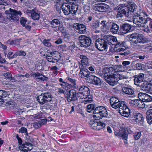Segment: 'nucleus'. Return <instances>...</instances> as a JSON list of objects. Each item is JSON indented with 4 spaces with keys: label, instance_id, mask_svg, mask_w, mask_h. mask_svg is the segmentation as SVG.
Masks as SVG:
<instances>
[{
    "label": "nucleus",
    "instance_id": "nucleus-13",
    "mask_svg": "<svg viewBox=\"0 0 152 152\" xmlns=\"http://www.w3.org/2000/svg\"><path fill=\"white\" fill-rule=\"evenodd\" d=\"M132 26L127 23H124L121 25L120 31V33L123 34H126L131 31L132 30Z\"/></svg>",
    "mask_w": 152,
    "mask_h": 152
},
{
    "label": "nucleus",
    "instance_id": "nucleus-57",
    "mask_svg": "<svg viewBox=\"0 0 152 152\" xmlns=\"http://www.w3.org/2000/svg\"><path fill=\"white\" fill-rule=\"evenodd\" d=\"M19 41L18 40L15 39L14 40H12L11 41H10V40H9L7 41L8 43L9 42H10V45H17L19 44Z\"/></svg>",
    "mask_w": 152,
    "mask_h": 152
},
{
    "label": "nucleus",
    "instance_id": "nucleus-58",
    "mask_svg": "<svg viewBox=\"0 0 152 152\" xmlns=\"http://www.w3.org/2000/svg\"><path fill=\"white\" fill-rule=\"evenodd\" d=\"M141 136V134L140 132H138L134 133V138L137 140L139 139Z\"/></svg>",
    "mask_w": 152,
    "mask_h": 152
},
{
    "label": "nucleus",
    "instance_id": "nucleus-64",
    "mask_svg": "<svg viewBox=\"0 0 152 152\" xmlns=\"http://www.w3.org/2000/svg\"><path fill=\"white\" fill-rule=\"evenodd\" d=\"M146 118L147 119V121L149 124L152 123V116L147 115Z\"/></svg>",
    "mask_w": 152,
    "mask_h": 152
},
{
    "label": "nucleus",
    "instance_id": "nucleus-45",
    "mask_svg": "<svg viewBox=\"0 0 152 152\" xmlns=\"http://www.w3.org/2000/svg\"><path fill=\"white\" fill-rule=\"evenodd\" d=\"M98 124V122L95 121H91L89 123V124L91 126V128L95 130H96V128L97 127Z\"/></svg>",
    "mask_w": 152,
    "mask_h": 152
},
{
    "label": "nucleus",
    "instance_id": "nucleus-32",
    "mask_svg": "<svg viewBox=\"0 0 152 152\" xmlns=\"http://www.w3.org/2000/svg\"><path fill=\"white\" fill-rule=\"evenodd\" d=\"M7 17L10 21L12 22L15 21H17L19 20V17L16 16L13 13V12L8 13L7 14Z\"/></svg>",
    "mask_w": 152,
    "mask_h": 152
},
{
    "label": "nucleus",
    "instance_id": "nucleus-34",
    "mask_svg": "<svg viewBox=\"0 0 152 152\" xmlns=\"http://www.w3.org/2000/svg\"><path fill=\"white\" fill-rule=\"evenodd\" d=\"M114 75V76L115 77H116L117 79V82L119 80L125 79L128 78L127 76L123 74H119L118 72H115Z\"/></svg>",
    "mask_w": 152,
    "mask_h": 152
},
{
    "label": "nucleus",
    "instance_id": "nucleus-2",
    "mask_svg": "<svg viewBox=\"0 0 152 152\" xmlns=\"http://www.w3.org/2000/svg\"><path fill=\"white\" fill-rule=\"evenodd\" d=\"M94 115L93 117L96 118L95 119H99L102 118L107 117L108 115V113L107 110L104 107L100 106L96 107L94 111Z\"/></svg>",
    "mask_w": 152,
    "mask_h": 152
},
{
    "label": "nucleus",
    "instance_id": "nucleus-41",
    "mask_svg": "<svg viewBox=\"0 0 152 152\" xmlns=\"http://www.w3.org/2000/svg\"><path fill=\"white\" fill-rule=\"evenodd\" d=\"M124 110L122 112L121 115L127 117L129 115L130 113V110L127 107H125Z\"/></svg>",
    "mask_w": 152,
    "mask_h": 152
},
{
    "label": "nucleus",
    "instance_id": "nucleus-44",
    "mask_svg": "<svg viewBox=\"0 0 152 152\" xmlns=\"http://www.w3.org/2000/svg\"><path fill=\"white\" fill-rule=\"evenodd\" d=\"M36 2L38 4L43 7L47 4V1L45 0H36Z\"/></svg>",
    "mask_w": 152,
    "mask_h": 152
},
{
    "label": "nucleus",
    "instance_id": "nucleus-43",
    "mask_svg": "<svg viewBox=\"0 0 152 152\" xmlns=\"http://www.w3.org/2000/svg\"><path fill=\"white\" fill-rule=\"evenodd\" d=\"M26 53L25 51L23 50H20L17 51L14 54V57H16L17 56H24L26 55Z\"/></svg>",
    "mask_w": 152,
    "mask_h": 152
},
{
    "label": "nucleus",
    "instance_id": "nucleus-40",
    "mask_svg": "<svg viewBox=\"0 0 152 152\" xmlns=\"http://www.w3.org/2000/svg\"><path fill=\"white\" fill-rule=\"evenodd\" d=\"M15 81L18 82H22L24 80V76L23 75H18L15 76Z\"/></svg>",
    "mask_w": 152,
    "mask_h": 152
},
{
    "label": "nucleus",
    "instance_id": "nucleus-28",
    "mask_svg": "<svg viewBox=\"0 0 152 152\" xmlns=\"http://www.w3.org/2000/svg\"><path fill=\"white\" fill-rule=\"evenodd\" d=\"M80 58L81 59V61L82 65L80 67H86V66L88 65L89 59L86 56L83 55H80Z\"/></svg>",
    "mask_w": 152,
    "mask_h": 152
},
{
    "label": "nucleus",
    "instance_id": "nucleus-20",
    "mask_svg": "<svg viewBox=\"0 0 152 152\" xmlns=\"http://www.w3.org/2000/svg\"><path fill=\"white\" fill-rule=\"evenodd\" d=\"M78 88L80 92L77 93V96H79V97H80L81 96H83L86 94L88 95V94H90L89 89L87 87L83 86Z\"/></svg>",
    "mask_w": 152,
    "mask_h": 152
},
{
    "label": "nucleus",
    "instance_id": "nucleus-61",
    "mask_svg": "<svg viewBox=\"0 0 152 152\" xmlns=\"http://www.w3.org/2000/svg\"><path fill=\"white\" fill-rule=\"evenodd\" d=\"M4 76L8 79L11 78V80H12V75L10 73L7 72L4 74Z\"/></svg>",
    "mask_w": 152,
    "mask_h": 152
},
{
    "label": "nucleus",
    "instance_id": "nucleus-29",
    "mask_svg": "<svg viewBox=\"0 0 152 152\" xmlns=\"http://www.w3.org/2000/svg\"><path fill=\"white\" fill-rule=\"evenodd\" d=\"M67 81L68 83H70L71 84L67 83V89L70 88H72L76 84V80L73 78L69 77H67Z\"/></svg>",
    "mask_w": 152,
    "mask_h": 152
},
{
    "label": "nucleus",
    "instance_id": "nucleus-7",
    "mask_svg": "<svg viewBox=\"0 0 152 152\" xmlns=\"http://www.w3.org/2000/svg\"><path fill=\"white\" fill-rule=\"evenodd\" d=\"M80 45L82 47H88L91 43V40L90 39L85 35H81L79 37Z\"/></svg>",
    "mask_w": 152,
    "mask_h": 152
},
{
    "label": "nucleus",
    "instance_id": "nucleus-3",
    "mask_svg": "<svg viewBox=\"0 0 152 152\" xmlns=\"http://www.w3.org/2000/svg\"><path fill=\"white\" fill-rule=\"evenodd\" d=\"M129 41L131 43L134 45L144 43L145 41L142 35L135 33H133L130 35Z\"/></svg>",
    "mask_w": 152,
    "mask_h": 152
},
{
    "label": "nucleus",
    "instance_id": "nucleus-51",
    "mask_svg": "<svg viewBox=\"0 0 152 152\" xmlns=\"http://www.w3.org/2000/svg\"><path fill=\"white\" fill-rule=\"evenodd\" d=\"M123 105H120L119 106V109H118V111L119 113L121 114L122 113V112H123V111L124 110V108L125 107H127L126 104H124V102H123Z\"/></svg>",
    "mask_w": 152,
    "mask_h": 152
},
{
    "label": "nucleus",
    "instance_id": "nucleus-39",
    "mask_svg": "<svg viewBox=\"0 0 152 152\" xmlns=\"http://www.w3.org/2000/svg\"><path fill=\"white\" fill-rule=\"evenodd\" d=\"M92 83L96 86H100L102 84V82L100 79L98 77H96L94 81H92Z\"/></svg>",
    "mask_w": 152,
    "mask_h": 152
},
{
    "label": "nucleus",
    "instance_id": "nucleus-53",
    "mask_svg": "<svg viewBox=\"0 0 152 152\" xmlns=\"http://www.w3.org/2000/svg\"><path fill=\"white\" fill-rule=\"evenodd\" d=\"M66 3H63L61 6V10L63 12L64 14L65 15H66Z\"/></svg>",
    "mask_w": 152,
    "mask_h": 152
},
{
    "label": "nucleus",
    "instance_id": "nucleus-9",
    "mask_svg": "<svg viewBox=\"0 0 152 152\" xmlns=\"http://www.w3.org/2000/svg\"><path fill=\"white\" fill-rule=\"evenodd\" d=\"M130 117L131 119L136 122L140 124H143L144 118L142 114L140 113H133L130 115Z\"/></svg>",
    "mask_w": 152,
    "mask_h": 152
},
{
    "label": "nucleus",
    "instance_id": "nucleus-27",
    "mask_svg": "<svg viewBox=\"0 0 152 152\" xmlns=\"http://www.w3.org/2000/svg\"><path fill=\"white\" fill-rule=\"evenodd\" d=\"M130 64V62L129 61H124L122 63L123 66L122 67H123L125 70L127 71V72L129 73L133 70L132 69H130L131 67Z\"/></svg>",
    "mask_w": 152,
    "mask_h": 152
},
{
    "label": "nucleus",
    "instance_id": "nucleus-35",
    "mask_svg": "<svg viewBox=\"0 0 152 152\" xmlns=\"http://www.w3.org/2000/svg\"><path fill=\"white\" fill-rule=\"evenodd\" d=\"M50 24L53 28H56V29H59V27L57 25H59L60 22L58 19H54L51 22Z\"/></svg>",
    "mask_w": 152,
    "mask_h": 152
},
{
    "label": "nucleus",
    "instance_id": "nucleus-21",
    "mask_svg": "<svg viewBox=\"0 0 152 152\" xmlns=\"http://www.w3.org/2000/svg\"><path fill=\"white\" fill-rule=\"evenodd\" d=\"M72 26L75 28L78 31L77 32L80 34H83L86 32V27L85 25L83 24L79 23L73 24Z\"/></svg>",
    "mask_w": 152,
    "mask_h": 152
},
{
    "label": "nucleus",
    "instance_id": "nucleus-8",
    "mask_svg": "<svg viewBox=\"0 0 152 152\" xmlns=\"http://www.w3.org/2000/svg\"><path fill=\"white\" fill-rule=\"evenodd\" d=\"M141 89L145 92L152 94V84L147 81H145L140 85Z\"/></svg>",
    "mask_w": 152,
    "mask_h": 152
},
{
    "label": "nucleus",
    "instance_id": "nucleus-62",
    "mask_svg": "<svg viewBox=\"0 0 152 152\" xmlns=\"http://www.w3.org/2000/svg\"><path fill=\"white\" fill-rule=\"evenodd\" d=\"M16 138L18 140V143L19 145H22L23 141L21 137H19L18 134H16L15 135Z\"/></svg>",
    "mask_w": 152,
    "mask_h": 152
},
{
    "label": "nucleus",
    "instance_id": "nucleus-50",
    "mask_svg": "<svg viewBox=\"0 0 152 152\" xmlns=\"http://www.w3.org/2000/svg\"><path fill=\"white\" fill-rule=\"evenodd\" d=\"M68 111L69 112V114H72L75 112V108H76V107L75 106H72L68 105Z\"/></svg>",
    "mask_w": 152,
    "mask_h": 152
},
{
    "label": "nucleus",
    "instance_id": "nucleus-23",
    "mask_svg": "<svg viewBox=\"0 0 152 152\" xmlns=\"http://www.w3.org/2000/svg\"><path fill=\"white\" fill-rule=\"evenodd\" d=\"M122 91L128 95H132V97H133L135 96L134 95V91L130 87H125L122 88Z\"/></svg>",
    "mask_w": 152,
    "mask_h": 152
},
{
    "label": "nucleus",
    "instance_id": "nucleus-17",
    "mask_svg": "<svg viewBox=\"0 0 152 152\" xmlns=\"http://www.w3.org/2000/svg\"><path fill=\"white\" fill-rule=\"evenodd\" d=\"M129 12H133L135 15H140V12H137V6L133 3H128L126 5Z\"/></svg>",
    "mask_w": 152,
    "mask_h": 152
},
{
    "label": "nucleus",
    "instance_id": "nucleus-14",
    "mask_svg": "<svg viewBox=\"0 0 152 152\" xmlns=\"http://www.w3.org/2000/svg\"><path fill=\"white\" fill-rule=\"evenodd\" d=\"M112 44V45H115L114 50L118 52H124L126 50V47L123 45V44L121 42H118L116 37V41Z\"/></svg>",
    "mask_w": 152,
    "mask_h": 152
},
{
    "label": "nucleus",
    "instance_id": "nucleus-36",
    "mask_svg": "<svg viewBox=\"0 0 152 152\" xmlns=\"http://www.w3.org/2000/svg\"><path fill=\"white\" fill-rule=\"evenodd\" d=\"M68 37V36L67 37V41L69 40L70 42L67 41V44H68V46L69 47V48H68V49L69 50H70L72 52L73 49L74 48L75 45L74 42L71 40V37H69V38Z\"/></svg>",
    "mask_w": 152,
    "mask_h": 152
},
{
    "label": "nucleus",
    "instance_id": "nucleus-19",
    "mask_svg": "<svg viewBox=\"0 0 152 152\" xmlns=\"http://www.w3.org/2000/svg\"><path fill=\"white\" fill-rule=\"evenodd\" d=\"M31 75L36 80L38 81H44L46 80L48 77L45 75L38 72L32 73Z\"/></svg>",
    "mask_w": 152,
    "mask_h": 152
},
{
    "label": "nucleus",
    "instance_id": "nucleus-37",
    "mask_svg": "<svg viewBox=\"0 0 152 152\" xmlns=\"http://www.w3.org/2000/svg\"><path fill=\"white\" fill-rule=\"evenodd\" d=\"M31 15L32 18L34 20H38L39 17V14L35 11L32 10L31 12Z\"/></svg>",
    "mask_w": 152,
    "mask_h": 152
},
{
    "label": "nucleus",
    "instance_id": "nucleus-63",
    "mask_svg": "<svg viewBox=\"0 0 152 152\" xmlns=\"http://www.w3.org/2000/svg\"><path fill=\"white\" fill-rule=\"evenodd\" d=\"M42 125L39 121L37 122H35L34 125V127L36 128L40 127Z\"/></svg>",
    "mask_w": 152,
    "mask_h": 152
},
{
    "label": "nucleus",
    "instance_id": "nucleus-30",
    "mask_svg": "<svg viewBox=\"0 0 152 152\" xmlns=\"http://www.w3.org/2000/svg\"><path fill=\"white\" fill-rule=\"evenodd\" d=\"M46 58L48 61L53 63H57L59 60V57L56 55L53 56L47 55Z\"/></svg>",
    "mask_w": 152,
    "mask_h": 152
},
{
    "label": "nucleus",
    "instance_id": "nucleus-22",
    "mask_svg": "<svg viewBox=\"0 0 152 152\" xmlns=\"http://www.w3.org/2000/svg\"><path fill=\"white\" fill-rule=\"evenodd\" d=\"M134 80V84L136 85L140 86V84L141 82L143 81L144 77V74L141 73L138 75H135Z\"/></svg>",
    "mask_w": 152,
    "mask_h": 152
},
{
    "label": "nucleus",
    "instance_id": "nucleus-10",
    "mask_svg": "<svg viewBox=\"0 0 152 152\" xmlns=\"http://www.w3.org/2000/svg\"><path fill=\"white\" fill-rule=\"evenodd\" d=\"M110 101L111 107L115 109L118 108L120 105L123 104V101H120L119 99L115 97H111Z\"/></svg>",
    "mask_w": 152,
    "mask_h": 152
},
{
    "label": "nucleus",
    "instance_id": "nucleus-33",
    "mask_svg": "<svg viewBox=\"0 0 152 152\" xmlns=\"http://www.w3.org/2000/svg\"><path fill=\"white\" fill-rule=\"evenodd\" d=\"M119 28V26L118 25L112 22V24L110 28V31L114 33H116L118 31Z\"/></svg>",
    "mask_w": 152,
    "mask_h": 152
},
{
    "label": "nucleus",
    "instance_id": "nucleus-15",
    "mask_svg": "<svg viewBox=\"0 0 152 152\" xmlns=\"http://www.w3.org/2000/svg\"><path fill=\"white\" fill-rule=\"evenodd\" d=\"M122 68V65H119L113 67H108L104 69L103 71L104 76H107L109 74H113L114 73V71L115 69H121Z\"/></svg>",
    "mask_w": 152,
    "mask_h": 152
},
{
    "label": "nucleus",
    "instance_id": "nucleus-24",
    "mask_svg": "<svg viewBox=\"0 0 152 152\" xmlns=\"http://www.w3.org/2000/svg\"><path fill=\"white\" fill-rule=\"evenodd\" d=\"M79 67L80 70L79 75L81 77H87L90 75V72L88 69L84 68V67L82 68L80 66Z\"/></svg>",
    "mask_w": 152,
    "mask_h": 152
},
{
    "label": "nucleus",
    "instance_id": "nucleus-6",
    "mask_svg": "<svg viewBox=\"0 0 152 152\" xmlns=\"http://www.w3.org/2000/svg\"><path fill=\"white\" fill-rule=\"evenodd\" d=\"M140 15H135L133 19V22L136 25L137 27H145V25L147 23L146 19L142 17H139Z\"/></svg>",
    "mask_w": 152,
    "mask_h": 152
},
{
    "label": "nucleus",
    "instance_id": "nucleus-1",
    "mask_svg": "<svg viewBox=\"0 0 152 152\" xmlns=\"http://www.w3.org/2000/svg\"><path fill=\"white\" fill-rule=\"evenodd\" d=\"M116 41V37L111 35L104 36L103 39H98L95 41L96 47L99 50L103 51L107 49L108 45H112Z\"/></svg>",
    "mask_w": 152,
    "mask_h": 152
},
{
    "label": "nucleus",
    "instance_id": "nucleus-26",
    "mask_svg": "<svg viewBox=\"0 0 152 152\" xmlns=\"http://www.w3.org/2000/svg\"><path fill=\"white\" fill-rule=\"evenodd\" d=\"M112 22L110 20L107 21L105 20L102 21L100 23L102 27V28L106 30H108L110 28Z\"/></svg>",
    "mask_w": 152,
    "mask_h": 152
},
{
    "label": "nucleus",
    "instance_id": "nucleus-47",
    "mask_svg": "<svg viewBox=\"0 0 152 152\" xmlns=\"http://www.w3.org/2000/svg\"><path fill=\"white\" fill-rule=\"evenodd\" d=\"M58 48L62 53L63 54L66 53V45H60Z\"/></svg>",
    "mask_w": 152,
    "mask_h": 152
},
{
    "label": "nucleus",
    "instance_id": "nucleus-18",
    "mask_svg": "<svg viewBox=\"0 0 152 152\" xmlns=\"http://www.w3.org/2000/svg\"><path fill=\"white\" fill-rule=\"evenodd\" d=\"M139 99L144 102H148L152 100L151 97L147 94L143 93H140L138 95Z\"/></svg>",
    "mask_w": 152,
    "mask_h": 152
},
{
    "label": "nucleus",
    "instance_id": "nucleus-38",
    "mask_svg": "<svg viewBox=\"0 0 152 152\" xmlns=\"http://www.w3.org/2000/svg\"><path fill=\"white\" fill-rule=\"evenodd\" d=\"M98 126L96 128V130H99L104 128L107 124V121H105L104 122H98Z\"/></svg>",
    "mask_w": 152,
    "mask_h": 152
},
{
    "label": "nucleus",
    "instance_id": "nucleus-49",
    "mask_svg": "<svg viewBox=\"0 0 152 152\" xmlns=\"http://www.w3.org/2000/svg\"><path fill=\"white\" fill-rule=\"evenodd\" d=\"M58 69L57 67L56 66H52L50 68V70L53 72L54 75H57L58 73V72L57 71Z\"/></svg>",
    "mask_w": 152,
    "mask_h": 152
},
{
    "label": "nucleus",
    "instance_id": "nucleus-48",
    "mask_svg": "<svg viewBox=\"0 0 152 152\" xmlns=\"http://www.w3.org/2000/svg\"><path fill=\"white\" fill-rule=\"evenodd\" d=\"M8 95L7 92L4 90H0V98H5Z\"/></svg>",
    "mask_w": 152,
    "mask_h": 152
},
{
    "label": "nucleus",
    "instance_id": "nucleus-59",
    "mask_svg": "<svg viewBox=\"0 0 152 152\" xmlns=\"http://www.w3.org/2000/svg\"><path fill=\"white\" fill-rule=\"evenodd\" d=\"M43 43L44 45L47 47H50L51 45V43H50L49 41L48 40H47L46 39L44 40Z\"/></svg>",
    "mask_w": 152,
    "mask_h": 152
},
{
    "label": "nucleus",
    "instance_id": "nucleus-31",
    "mask_svg": "<svg viewBox=\"0 0 152 152\" xmlns=\"http://www.w3.org/2000/svg\"><path fill=\"white\" fill-rule=\"evenodd\" d=\"M75 0H67V8L69 9V13L67 14L68 15L70 12L71 13L73 14V13H75V10H73L74 9L73 6H72L73 2H70L72 1H75Z\"/></svg>",
    "mask_w": 152,
    "mask_h": 152
},
{
    "label": "nucleus",
    "instance_id": "nucleus-46",
    "mask_svg": "<svg viewBox=\"0 0 152 152\" xmlns=\"http://www.w3.org/2000/svg\"><path fill=\"white\" fill-rule=\"evenodd\" d=\"M140 102V101L138 99H134L131 100L130 102V104L132 106H138Z\"/></svg>",
    "mask_w": 152,
    "mask_h": 152
},
{
    "label": "nucleus",
    "instance_id": "nucleus-56",
    "mask_svg": "<svg viewBox=\"0 0 152 152\" xmlns=\"http://www.w3.org/2000/svg\"><path fill=\"white\" fill-rule=\"evenodd\" d=\"M59 81L61 82L60 84V85L62 86V87L66 90V82H65L63 81V80L62 78H60L59 79Z\"/></svg>",
    "mask_w": 152,
    "mask_h": 152
},
{
    "label": "nucleus",
    "instance_id": "nucleus-60",
    "mask_svg": "<svg viewBox=\"0 0 152 152\" xmlns=\"http://www.w3.org/2000/svg\"><path fill=\"white\" fill-rule=\"evenodd\" d=\"M99 26V24L98 23H94L91 25V28L94 30L96 29Z\"/></svg>",
    "mask_w": 152,
    "mask_h": 152
},
{
    "label": "nucleus",
    "instance_id": "nucleus-11",
    "mask_svg": "<svg viewBox=\"0 0 152 152\" xmlns=\"http://www.w3.org/2000/svg\"><path fill=\"white\" fill-rule=\"evenodd\" d=\"M115 72L113 74H109L107 76H104V78L107 82L110 85L113 86L116 84L117 82V79L116 77L114 76Z\"/></svg>",
    "mask_w": 152,
    "mask_h": 152
},
{
    "label": "nucleus",
    "instance_id": "nucleus-5",
    "mask_svg": "<svg viewBox=\"0 0 152 152\" xmlns=\"http://www.w3.org/2000/svg\"><path fill=\"white\" fill-rule=\"evenodd\" d=\"M118 13L116 17L118 18H122L124 16L128 17L129 15V10L126 6L124 4H121L117 7Z\"/></svg>",
    "mask_w": 152,
    "mask_h": 152
},
{
    "label": "nucleus",
    "instance_id": "nucleus-25",
    "mask_svg": "<svg viewBox=\"0 0 152 152\" xmlns=\"http://www.w3.org/2000/svg\"><path fill=\"white\" fill-rule=\"evenodd\" d=\"M80 99H84L83 100V102L85 104L90 103L92 101V96L89 94L87 95V94L83 96H81Z\"/></svg>",
    "mask_w": 152,
    "mask_h": 152
},
{
    "label": "nucleus",
    "instance_id": "nucleus-55",
    "mask_svg": "<svg viewBox=\"0 0 152 152\" xmlns=\"http://www.w3.org/2000/svg\"><path fill=\"white\" fill-rule=\"evenodd\" d=\"M27 21V19L26 18L22 17L20 18V22L21 24L23 27L25 26V24Z\"/></svg>",
    "mask_w": 152,
    "mask_h": 152
},
{
    "label": "nucleus",
    "instance_id": "nucleus-16",
    "mask_svg": "<svg viewBox=\"0 0 152 152\" xmlns=\"http://www.w3.org/2000/svg\"><path fill=\"white\" fill-rule=\"evenodd\" d=\"M108 8V6L103 4H96L95 5H94L93 7L94 10L99 12L105 11L107 10Z\"/></svg>",
    "mask_w": 152,
    "mask_h": 152
},
{
    "label": "nucleus",
    "instance_id": "nucleus-4",
    "mask_svg": "<svg viewBox=\"0 0 152 152\" xmlns=\"http://www.w3.org/2000/svg\"><path fill=\"white\" fill-rule=\"evenodd\" d=\"M37 99L39 104H43L52 100V95L50 92H44L38 96Z\"/></svg>",
    "mask_w": 152,
    "mask_h": 152
},
{
    "label": "nucleus",
    "instance_id": "nucleus-12",
    "mask_svg": "<svg viewBox=\"0 0 152 152\" xmlns=\"http://www.w3.org/2000/svg\"><path fill=\"white\" fill-rule=\"evenodd\" d=\"M77 97H79V96H77V93L76 94L75 90L71 89L67 90V100L69 102V100H75L77 99Z\"/></svg>",
    "mask_w": 152,
    "mask_h": 152
},
{
    "label": "nucleus",
    "instance_id": "nucleus-42",
    "mask_svg": "<svg viewBox=\"0 0 152 152\" xmlns=\"http://www.w3.org/2000/svg\"><path fill=\"white\" fill-rule=\"evenodd\" d=\"M9 10L10 12H13V13L17 17H18V15L21 16L22 15V13L20 11H17L11 8H10Z\"/></svg>",
    "mask_w": 152,
    "mask_h": 152
},
{
    "label": "nucleus",
    "instance_id": "nucleus-54",
    "mask_svg": "<svg viewBox=\"0 0 152 152\" xmlns=\"http://www.w3.org/2000/svg\"><path fill=\"white\" fill-rule=\"evenodd\" d=\"M32 144L30 142H25V143H23L22 145L23 148H27V150L29 149V146H31Z\"/></svg>",
    "mask_w": 152,
    "mask_h": 152
},
{
    "label": "nucleus",
    "instance_id": "nucleus-52",
    "mask_svg": "<svg viewBox=\"0 0 152 152\" xmlns=\"http://www.w3.org/2000/svg\"><path fill=\"white\" fill-rule=\"evenodd\" d=\"M18 132L22 133H25L27 136L28 135L27 129L24 127H22L19 129Z\"/></svg>",
    "mask_w": 152,
    "mask_h": 152
}]
</instances>
